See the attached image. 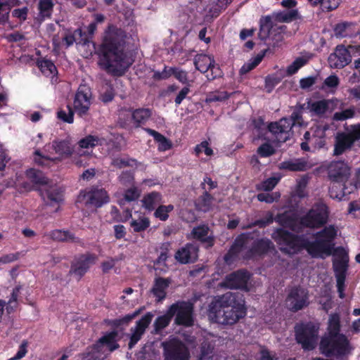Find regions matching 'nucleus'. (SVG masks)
I'll list each match as a JSON object with an SVG mask.
<instances>
[{"label":"nucleus","mask_w":360,"mask_h":360,"mask_svg":"<svg viewBox=\"0 0 360 360\" xmlns=\"http://www.w3.org/2000/svg\"><path fill=\"white\" fill-rule=\"evenodd\" d=\"M338 230L334 226H326L316 233V241L309 243L283 229H278L272 233V238L280 246V250L286 254H295L304 248L312 257L324 258L332 254L334 248L333 240Z\"/></svg>","instance_id":"f257e3e1"},{"label":"nucleus","mask_w":360,"mask_h":360,"mask_svg":"<svg viewBox=\"0 0 360 360\" xmlns=\"http://www.w3.org/2000/svg\"><path fill=\"white\" fill-rule=\"evenodd\" d=\"M125 37V32L113 25L105 32L98 64L108 73L121 75L133 63L124 50Z\"/></svg>","instance_id":"f03ea898"},{"label":"nucleus","mask_w":360,"mask_h":360,"mask_svg":"<svg viewBox=\"0 0 360 360\" xmlns=\"http://www.w3.org/2000/svg\"><path fill=\"white\" fill-rule=\"evenodd\" d=\"M207 315L212 322L235 324L246 315L245 300L232 292H226L210 303Z\"/></svg>","instance_id":"7ed1b4c3"},{"label":"nucleus","mask_w":360,"mask_h":360,"mask_svg":"<svg viewBox=\"0 0 360 360\" xmlns=\"http://www.w3.org/2000/svg\"><path fill=\"white\" fill-rule=\"evenodd\" d=\"M274 248L269 239L253 240L247 235H241L236 240L229 252L225 255L224 260L230 264L235 257L250 258L262 255Z\"/></svg>","instance_id":"20e7f679"},{"label":"nucleus","mask_w":360,"mask_h":360,"mask_svg":"<svg viewBox=\"0 0 360 360\" xmlns=\"http://www.w3.org/2000/svg\"><path fill=\"white\" fill-rule=\"evenodd\" d=\"M320 350L322 354L330 356H341L349 354L352 347L344 335L323 336L320 342Z\"/></svg>","instance_id":"39448f33"},{"label":"nucleus","mask_w":360,"mask_h":360,"mask_svg":"<svg viewBox=\"0 0 360 360\" xmlns=\"http://www.w3.org/2000/svg\"><path fill=\"white\" fill-rule=\"evenodd\" d=\"M301 114L293 112L290 119L282 118L278 122L271 123L269 125V131L276 136L278 142H285L291 135V129L293 125H301Z\"/></svg>","instance_id":"423d86ee"},{"label":"nucleus","mask_w":360,"mask_h":360,"mask_svg":"<svg viewBox=\"0 0 360 360\" xmlns=\"http://www.w3.org/2000/svg\"><path fill=\"white\" fill-rule=\"evenodd\" d=\"M105 139L97 136L88 135L78 141V147L75 149L73 162L77 167H85L87 162L80 159L82 157H90L92 155V149L101 146Z\"/></svg>","instance_id":"0eeeda50"},{"label":"nucleus","mask_w":360,"mask_h":360,"mask_svg":"<svg viewBox=\"0 0 360 360\" xmlns=\"http://www.w3.org/2000/svg\"><path fill=\"white\" fill-rule=\"evenodd\" d=\"M169 313L175 316L176 325L189 327L193 325V305L189 302L179 301L169 307Z\"/></svg>","instance_id":"6e6552de"},{"label":"nucleus","mask_w":360,"mask_h":360,"mask_svg":"<svg viewBox=\"0 0 360 360\" xmlns=\"http://www.w3.org/2000/svg\"><path fill=\"white\" fill-rule=\"evenodd\" d=\"M328 214V207L323 203H319L301 218V224L306 227L318 229L327 223Z\"/></svg>","instance_id":"1a4fd4ad"},{"label":"nucleus","mask_w":360,"mask_h":360,"mask_svg":"<svg viewBox=\"0 0 360 360\" xmlns=\"http://www.w3.org/2000/svg\"><path fill=\"white\" fill-rule=\"evenodd\" d=\"M296 340L303 349H313L317 343L319 327L312 324H301L295 327Z\"/></svg>","instance_id":"9d476101"},{"label":"nucleus","mask_w":360,"mask_h":360,"mask_svg":"<svg viewBox=\"0 0 360 360\" xmlns=\"http://www.w3.org/2000/svg\"><path fill=\"white\" fill-rule=\"evenodd\" d=\"M352 55H360V45H349L347 49L338 46L328 57L329 65L332 68H342L351 61Z\"/></svg>","instance_id":"9b49d317"},{"label":"nucleus","mask_w":360,"mask_h":360,"mask_svg":"<svg viewBox=\"0 0 360 360\" xmlns=\"http://www.w3.org/2000/svg\"><path fill=\"white\" fill-rule=\"evenodd\" d=\"M117 333L115 331L110 332L98 340L94 346L89 355L91 358L103 359L107 356L111 352L118 348L116 343Z\"/></svg>","instance_id":"f8f14e48"},{"label":"nucleus","mask_w":360,"mask_h":360,"mask_svg":"<svg viewBox=\"0 0 360 360\" xmlns=\"http://www.w3.org/2000/svg\"><path fill=\"white\" fill-rule=\"evenodd\" d=\"M195 68L202 73L210 70V73H207V78L213 80L221 76V70L215 63L214 58L208 55L199 54L194 59Z\"/></svg>","instance_id":"ddd939ff"},{"label":"nucleus","mask_w":360,"mask_h":360,"mask_svg":"<svg viewBox=\"0 0 360 360\" xmlns=\"http://www.w3.org/2000/svg\"><path fill=\"white\" fill-rule=\"evenodd\" d=\"M165 360H188V352L180 341L173 339L162 343Z\"/></svg>","instance_id":"4468645a"},{"label":"nucleus","mask_w":360,"mask_h":360,"mask_svg":"<svg viewBox=\"0 0 360 360\" xmlns=\"http://www.w3.org/2000/svg\"><path fill=\"white\" fill-rule=\"evenodd\" d=\"M91 93L90 88L86 85H81L75 94L73 108L79 116L87 114L91 105Z\"/></svg>","instance_id":"2eb2a0df"},{"label":"nucleus","mask_w":360,"mask_h":360,"mask_svg":"<svg viewBox=\"0 0 360 360\" xmlns=\"http://www.w3.org/2000/svg\"><path fill=\"white\" fill-rule=\"evenodd\" d=\"M307 292L304 289L293 288L285 300V305L290 310L297 311L307 305Z\"/></svg>","instance_id":"dca6fc26"},{"label":"nucleus","mask_w":360,"mask_h":360,"mask_svg":"<svg viewBox=\"0 0 360 360\" xmlns=\"http://www.w3.org/2000/svg\"><path fill=\"white\" fill-rule=\"evenodd\" d=\"M250 274L243 270L238 271L227 276L224 281V285L231 289H242L249 290L248 283Z\"/></svg>","instance_id":"f3484780"},{"label":"nucleus","mask_w":360,"mask_h":360,"mask_svg":"<svg viewBox=\"0 0 360 360\" xmlns=\"http://www.w3.org/2000/svg\"><path fill=\"white\" fill-rule=\"evenodd\" d=\"M340 102V100L337 98L315 101L309 103V109L310 112L315 115L323 116L335 110Z\"/></svg>","instance_id":"a211bd4d"},{"label":"nucleus","mask_w":360,"mask_h":360,"mask_svg":"<svg viewBox=\"0 0 360 360\" xmlns=\"http://www.w3.org/2000/svg\"><path fill=\"white\" fill-rule=\"evenodd\" d=\"M350 175V167L344 161H334L328 166V176L336 182L347 180Z\"/></svg>","instance_id":"6ab92c4d"},{"label":"nucleus","mask_w":360,"mask_h":360,"mask_svg":"<svg viewBox=\"0 0 360 360\" xmlns=\"http://www.w3.org/2000/svg\"><path fill=\"white\" fill-rule=\"evenodd\" d=\"M153 317V314L151 312H148L137 321L136 325L134 328H131L130 341L129 343V349H131L141 339L146 329L150 323Z\"/></svg>","instance_id":"aec40b11"},{"label":"nucleus","mask_w":360,"mask_h":360,"mask_svg":"<svg viewBox=\"0 0 360 360\" xmlns=\"http://www.w3.org/2000/svg\"><path fill=\"white\" fill-rule=\"evenodd\" d=\"M354 142L347 132H338L335 136L333 155L338 156L349 150Z\"/></svg>","instance_id":"412c9836"},{"label":"nucleus","mask_w":360,"mask_h":360,"mask_svg":"<svg viewBox=\"0 0 360 360\" xmlns=\"http://www.w3.org/2000/svg\"><path fill=\"white\" fill-rule=\"evenodd\" d=\"M198 252V247L188 243L176 251L175 259L181 264L192 263L196 261Z\"/></svg>","instance_id":"4be33fe9"},{"label":"nucleus","mask_w":360,"mask_h":360,"mask_svg":"<svg viewBox=\"0 0 360 360\" xmlns=\"http://www.w3.org/2000/svg\"><path fill=\"white\" fill-rule=\"evenodd\" d=\"M349 256L342 248H338L333 252V268L335 274H345Z\"/></svg>","instance_id":"5701e85b"},{"label":"nucleus","mask_w":360,"mask_h":360,"mask_svg":"<svg viewBox=\"0 0 360 360\" xmlns=\"http://www.w3.org/2000/svg\"><path fill=\"white\" fill-rule=\"evenodd\" d=\"M41 190V195L44 202L50 206L58 205L62 200V195L56 185H46Z\"/></svg>","instance_id":"b1692460"},{"label":"nucleus","mask_w":360,"mask_h":360,"mask_svg":"<svg viewBox=\"0 0 360 360\" xmlns=\"http://www.w3.org/2000/svg\"><path fill=\"white\" fill-rule=\"evenodd\" d=\"M79 199V200L86 199V203L92 204L96 207H101L103 203L108 202V195L105 190L98 189L92 193L81 194Z\"/></svg>","instance_id":"393cba45"},{"label":"nucleus","mask_w":360,"mask_h":360,"mask_svg":"<svg viewBox=\"0 0 360 360\" xmlns=\"http://www.w3.org/2000/svg\"><path fill=\"white\" fill-rule=\"evenodd\" d=\"M95 262V257L92 255H84L72 264L70 273L80 278L89 269Z\"/></svg>","instance_id":"a878e982"},{"label":"nucleus","mask_w":360,"mask_h":360,"mask_svg":"<svg viewBox=\"0 0 360 360\" xmlns=\"http://www.w3.org/2000/svg\"><path fill=\"white\" fill-rule=\"evenodd\" d=\"M51 147L60 158H68L72 155H75V150L69 139L56 140L53 141Z\"/></svg>","instance_id":"bb28decb"},{"label":"nucleus","mask_w":360,"mask_h":360,"mask_svg":"<svg viewBox=\"0 0 360 360\" xmlns=\"http://www.w3.org/2000/svg\"><path fill=\"white\" fill-rule=\"evenodd\" d=\"M172 75L174 76L182 84L188 83L187 72L178 68H165L161 73L155 74V77L158 79H167Z\"/></svg>","instance_id":"cd10ccee"},{"label":"nucleus","mask_w":360,"mask_h":360,"mask_svg":"<svg viewBox=\"0 0 360 360\" xmlns=\"http://www.w3.org/2000/svg\"><path fill=\"white\" fill-rule=\"evenodd\" d=\"M170 283L171 280L169 278H157L151 289V292L160 301L165 297L166 290Z\"/></svg>","instance_id":"c85d7f7f"},{"label":"nucleus","mask_w":360,"mask_h":360,"mask_svg":"<svg viewBox=\"0 0 360 360\" xmlns=\"http://www.w3.org/2000/svg\"><path fill=\"white\" fill-rule=\"evenodd\" d=\"M340 330V318L338 314H332L329 316L327 332L324 336L342 335Z\"/></svg>","instance_id":"c756f323"},{"label":"nucleus","mask_w":360,"mask_h":360,"mask_svg":"<svg viewBox=\"0 0 360 360\" xmlns=\"http://www.w3.org/2000/svg\"><path fill=\"white\" fill-rule=\"evenodd\" d=\"M141 201L143 207L153 210L162 202V196L159 193L152 192L146 195Z\"/></svg>","instance_id":"7c9ffc66"},{"label":"nucleus","mask_w":360,"mask_h":360,"mask_svg":"<svg viewBox=\"0 0 360 360\" xmlns=\"http://www.w3.org/2000/svg\"><path fill=\"white\" fill-rule=\"evenodd\" d=\"M27 178L34 184L39 186H46L49 184V179L40 171L30 169L26 172Z\"/></svg>","instance_id":"2f4dec72"},{"label":"nucleus","mask_w":360,"mask_h":360,"mask_svg":"<svg viewBox=\"0 0 360 360\" xmlns=\"http://www.w3.org/2000/svg\"><path fill=\"white\" fill-rule=\"evenodd\" d=\"M340 84V79L335 75L328 76L323 81L320 89L326 92L334 94Z\"/></svg>","instance_id":"473e14b6"},{"label":"nucleus","mask_w":360,"mask_h":360,"mask_svg":"<svg viewBox=\"0 0 360 360\" xmlns=\"http://www.w3.org/2000/svg\"><path fill=\"white\" fill-rule=\"evenodd\" d=\"M46 236L58 241H75V237L68 231L53 230L46 233Z\"/></svg>","instance_id":"72a5a7b5"},{"label":"nucleus","mask_w":360,"mask_h":360,"mask_svg":"<svg viewBox=\"0 0 360 360\" xmlns=\"http://www.w3.org/2000/svg\"><path fill=\"white\" fill-rule=\"evenodd\" d=\"M281 168L290 171H304L308 168L307 162L303 159H297L281 163Z\"/></svg>","instance_id":"f704fd0d"},{"label":"nucleus","mask_w":360,"mask_h":360,"mask_svg":"<svg viewBox=\"0 0 360 360\" xmlns=\"http://www.w3.org/2000/svg\"><path fill=\"white\" fill-rule=\"evenodd\" d=\"M209 228L205 225L198 226L193 229L188 236V238L197 239L200 241H206L208 236Z\"/></svg>","instance_id":"c9c22d12"},{"label":"nucleus","mask_w":360,"mask_h":360,"mask_svg":"<svg viewBox=\"0 0 360 360\" xmlns=\"http://www.w3.org/2000/svg\"><path fill=\"white\" fill-rule=\"evenodd\" d=\"M18 3V0H0V22L7 19L11 8Z\"/></svg>","instance_id":"e433bc0d"},{"label":"nucleus","mask_w":360,"mask_h":360,"mask_svg":"<svg viewBox=\"0 0 360 360\" xmlns=\"http://www.w3.org/2000/svg\"><path fill=\"white\" fill-rule=\"evenodd\" d=\"M150 224V220L146 217H140L138 219H133L130 222V226L135 232L145 231Z\"/></svg>","instance_id":"4c0bfd02"},{"label":"nucleus","mask_w":360,"mask_h":360,"mask_svg":"<svg viewBox=\"0 0 360 360\" xmlns=\"http://www.w3.org/2000/svg\"><path fill=\"white\" fill-rule=\"evenodd\" d=\"M356 115V109L355 107L351 106L347 109H345L342 111L336 112L333 115V120L337 122H342L347 120L348 119L353 118Z\"/></svg>","instance_id":"58836bf2"},{"label":"nucleus","mask_w":360,"mask_h":360,"mask_svg":"<svg viewBox=\"0 0 360 360\" xmlns=\"http://www.w3.org/2000/svg\"><path fill=\"white\" fill-rule=\"evenodd\" d=\"M212 200V196H211L208 193L205 192L197 200L196 206L198 210L202 212H207L211 208Z\"/></svg>","instance_id":"ea45409f"},{"label":"nucleus","mask_w":360,"mask_h":360,"mask_svg":"<svg viewBox=\"0 0 360 360\" xmlns=\"http://www.w3.org/2000/svg\"><path fill=\"white\" fill-rule=\"evenodd\" d=\"M148 131L154 137L155 140L158 142V148L160 150L165 151L171 148L169 141L163 135L153 129H148Z\"/></svg>","instance_id":"a19ab883"},{"label":"nucleus","mask_w":360,"mask_h":360,"mask_svg":"<svg viewBox=\"0 0 360 360\" xmlns=\"http://www.w3.org/2000/svg\"><path fill=\"white\" fill-rule=\"evenodd\" d=\"M312 5L321 4L323 11H330L337 8L340 4V0H308Z\"/></svg>","instance_id":"79ce46f5"},{"label":"nucleus","mask_w":360,"mask_h":360,"mask_svg":"<svg viewBox=\"0 0 360 360\" xmlns=\"http://www.w3.org/2000/svg\"><path fill=\"white\" fill-rule=\"evenodd\" d=\"M280 176H271L257 185V189L259 191H271L280 181Z\"/></svg>","instance_id":"37998d69"},{"label":"nucleus","mask_w":360,"mask_h":360,"mask_svg":"<svg viewBox=\"0 0 360 360\" xmlns=\"http://www.w3.org/2000/svg\"><path fill=\"white\" fill-rule=\"evenodd\" d=\"M135 160L125 156H117L112 158L111 165L118 169L133 166Z\"/></svg>","instance_id":"c03bdc74"},{"label":"nucleus","mask_w":360,"mask_h":360,"mask_svg":"<svg viewBox=\"0 0 360 360\" xmlns=\"http://www.w3.org/2000/svg\"><path fill=\"white\" fill-rule=\"evenodd\" d=\"M172 317H173L172 315H171V314L169 313V308L167 309L166 314H165L164 315H162L160 316H158L156 319V320L154 323L155 330L158 331V330H160L165 328V327H167L169 325V323H170Z\"/></svg>","instance_id":"a18cd8bd"},{"label":"nucleus","mask_w":360,"mask_h":360,"mask_svg":"<svg viewBox=\"0 0 360 360\" xmlns=\"http://www.w3.org/2000/svg\"><path fill=\"white\" fill-rule=\"evenodd\" d=\"M230 94L225 91H217L210 94L207 98L206 102H223L229 98Z\"/></svg>","instance_id":"49530a36"},{"label":"nucleus","mask_w":360,"mask_h":360,"mask_svg":"<svg viewBox=\"0 0 360 360\" xmlns=\"http://www.w3.org/2000/svg\"><path fill=\"white\" fill-rule=\"evenodd\" d=\"M39 67L44 75L51 76L56 72L55 65L49 60H43L39 63Z\"/></svg>","instance_id":"de8ad7c7"},{"label":"nucleus","mask_w":360,"mask_h":360,"mask_svg":"<svg viewBox=\"0 0 360 360\" xmlns=\"http://www.w3.org/2000/svg\"><path fill=\"white\" fill-rule=\"evenodd\" d=\"M151 115L149 109H137L132 113L133 120L137 123L145 122Z\"/></svg>","instance_id":"09e8293b"},{"label":"nucleus","mask_w":360,"mask_h":360,"mask_svg":"<svg viewBox=\"0 0 360 360\" xmlns=\"http://www.w3.org/2000/svg\"><path fill=\"white\" fill-rule=\"evenodd\" d=\"M20 292V288L15 287L13 289V291L11 292V296L8 301V302H6V309L8 314H11L13 311H14L15 309L17 307V300L18 297Z\"/></svg>","instance_id":"8fccbe9b"},{"label":"nucleus","mask_w":360,"mask_h":360,"mask_svg":"<svg viewBox=\"0 0 360 360\" xmlns=\"http://www.w3.org/2000/svg\"><path fill=\"white\" fill-rule=\"evenodd\" d=\"M297 15V11L295 9H292L276 14V20L280 22H289L293 20Z\"/></svg>","instance_id":"3c124183"},{"label":"nucleus","mask_w":360,"mask_h":360,"mask_svg":"<svg viewBox=\"0 0 360 360\" xmlns=\"http://www.w3.org/2000/svg\"><path fill=\"white\" fill-rule=\"evenodd\" d=\"M308 58L304 57L297 58L292 64L287 68V73L289 75L295 74L300 68L304 66L307 62Z\"/></svg>","instance_id":"603ef678"},{"label":"nucleus","mask_w":360,"mask_h":360,"mask_svg":"<svg viewBox=\"0 0 360 360\" xmlns=\"http://www.w3.org/2000/svg\"><path fill=\"white\" fill-rule=\"evenodd\" d=\"M174 209V206L172 205H160L156 209L154 215L156 218L162 221H165L168 218V214L172 211Z\"/></svg>","instance_id":"864d4df0"},{"label":"nucleus","mask_w":360,"mask_h":360,"mask_svg":"<svg viewBox=\"0 0 360 360\" xmlns=\"http://www.w3.org/2000/svg\"><path fill=\"white\" fill-rule=\"evenodd\" d=\"M329 194L330 198L333 199H335L339 201L345 200V194L343 192L342 187L339 184H333L330 187Z\"/></svg>","instance_id":"5fc2aeb1"},{"label":"nucleus","mask_w":360,"mask_h":360,"mask_svg":"<svg viewBox=\"0 0 360 360\" xmlns=\"http://www.w3.org/2000/svg\"><path fill=\"white\" fill-rule=\"evenodd\" d=\"M114 97V92L112 88L108 84H105L103 86L101 93L100 98L104 103L111 101Z\"/></svg>","instance_id":"6e6d98bb"},{"label":"nucleus","mask_w":360,"mask_h":360,"mask_svg":"<svg viewBox=\"0 0 360 360\" xmlns=\"http://www.w3.org/2000/svg\"><path fill=\"white\" fill-rule=\"evenodd\" d=\"M53 6L52 0H40L39 6L41 15L43 17H49Z\"/></svg>","instance_id":"4d7b16f0"},{"label":"nucleus","mask_w":360,"mask_h":360,"mask_svg":"<svg viewBox=\"0 0 360 360\" xmlns=\"http://www.w3.org/2000/svg\"><path fill=\"white\" fill-rule=\"evenodd\" d=\"M280 193L274 192L272 193H261L257 196V200L260 202H265L266 203H272L277 201L280 198Z\"/></svg>","instance_id":"13d9d810"},{"label":"nucleus","mask_w":360,"mask_h":360,"mask_svg":"<svg viewBox=\"0 0 360 360\" xmlns=\"http://www.w3.org/2000/svg\"><path fill=\"white\" fill-rule=\"evenodd\" d=\"M34 160L39 165L49 166L51 162L60 161V158H49L46 156L41 155L39 152L37 150Z\"/></svg>","instance_id":"bf43d9fd"},{"label":"nucleus","mask_w":360,"mask_h":360,"mask_svg":"<svg viewBox=\"0 0 360 360\" xmlns=\"http://www.w3.org/2000/svg\"><path fill=\"white\" fill-rule=\"evenodd\" d=\"M195 153L196 155H200L202 152L207 156H211L213 154V150L209 147L207 141H202L200 144L197 145L195 148Z\"/></svg>","instance_id":"052dcab7"},{"label":"nucleus","mask_w":360,"mask_h":360,"mask_svg":"<svg viewBox=\"0 0 360 360\" xmlns=\"http://www.w3.org/2000/svg\"><path fill=\"white\" fill-rule=\"evenodd\" d=\"M79 45V49L82 51L86 50V53H84V55L86 57H88L89 56H91L93 52L95 51V46L92 41L86 39L83 43L79 42L78 44Z\"/></svg>","instance_id":"680f3d73"},{"label":"nucleus","mask_w":360,"mask_h":360,"mask_svg":"<svg viewBox=\"0 0 360 360\" xmlns=\"http://www.w3.org/2000/svg\"><path fill=\"white\" fill-rule=\"evenodd\" d=\"M28 342L23 340L19 346L16 354L8 360H20L23 358L27 353Z\"/></svg>","instance_id":"e2e57ef3"},{"label":"nucleus","mask_w":360,"mask_h":360,"mask_svg":"<svg viewBox=\"0 0 360 360\" xmlns=\"http://www.w3.org/2000/svg\"><path fill=\"white\" fill-rule=\"evenodd\" d=\"M336 281H337V289L340 298L345 297V274H335Z\"/></svg>","instance_id":"0e129e2a"},{"label":"nucleus","mask_w":360,"mask_h":360,"mask_svg":"<svg viewBox=\"0 0 360 360\" xmlns=\"http://www.w3.org/2000/svg\"><path fill=\"white\" fill-rule=\"evenodd\" d=\"M119 182L125 186H132L134 183V176L130 172H122L119 178Z\"/></svg>","instance_id":"69168bd1"},{"label":"nucleus","mask_w":360,"mask_h":360,"mask_svg":"<svg viewBox=\"0 0 360 360\" xmlns=\"http://www.w3.org/2000/svg\"><path fill=\"white\" fill-rule=\"evenodd\" d=\"M274 148L269 143L262 144L257 149L258 154L262 157H268L274 154Z\"/></svg>","instance_id":"338daca9"},{"label":"nucleus","mask_w":360,"mask_h":360,"mask_svg":"<svg viewBox=\"0 0 360 360\" xmlns=\"http://www.w3.org/2000/svg\"><path fill=\"white\" fill-rule=\"evenodd\" d=\"M354 142L360 140V124L351 126V129L347 131Z\"/></svg>","instance_id":"774afa93"}]
</instances>
